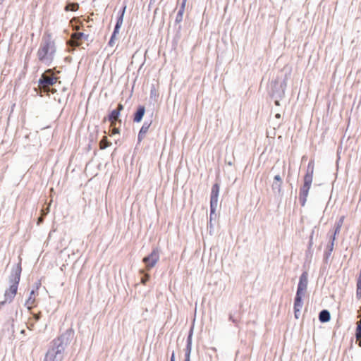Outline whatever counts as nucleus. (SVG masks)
<instances>
[{
	"instance_id": "nucleus-1",
	"label": "nucleus",
	"mask_w": 361,
	"mask_h": 361,
	"mask_svg": "<svg viewBox=\"0 0 361 361\" xmlns=\"http://www.w3.org/2000/svg\"><path fill=\"white\" fill-rule=\"evenodd\" d=\"M56 52V46L52 34L49 31L44 32L37 51L38 60L42 63H51L54 61Z\"/></svg>"
},
{
	"instance_id": "nucleus-2",
	"label": "nucleus",
	"mask_w": 361,
	"mask_h": 361,
	"mask_svg": "<svg viewBox=\"0 0 361 361\" xmlns=\"http://www.w3.org/2000/svg\"><path fill=\"white\" fill-rule=\"evenodd\" d=\"M307 284L308 273L307 271H304L299 277L296 293L294 298L293 310L295 319H298L300 317V311L303 306V298L307 289Z\"/></svg>"
},
{
	"instance_id": "nucleus-3",
	"label": "nucleus",
	"mask_w": 361,
	"mask_h": 361,
	"mask_svg": "<svg viewBox=\"0 0 361 361\" xmlns=\"http://www.w3.org/2000/svg\"><path fill=\"white\" fill-rule=\"evenodd\" d=\"M313 173L314 162L313 161H310L307 164L306 173L304 176V183L300 188L299 200L302 207H304L307 202V197L312 183Z\"/></svg>"
},
{
	"instance_id": "nucleus-4",
	"label": "nucleus",
	"mask_w": 361,
	"mask_h": 361,
	"mask_svg": "<svg viewBox=\"0 0 361 361\" xmlns=\"http://www.w3.org/2000/svg\"><path fill=\"white\" fill-rule=\"evenodd\" d=\"M286 80L287 78L286 76L282 80H279V78H276L271 82L269 94L270 97L274 99L276 106H280V100L285 96V90L287 87Z\"/></svg>"
},
{
	"instance_id": "nucleus-5",
	"label": "nucleus",
	"mask_w": 361,
	"mask_h": 361,
	"mask_svg": "<svg viewBox=\"0 0 361 361\" xmlns=\"http://www.w3.org/2000/svg\"><path fill=\"white\" fill-rule=\"evenodd\" d=\"M220 190V184L216 182L212 187L209 202V234L213 233V221L216 219V210L218 204V199Z\"/></svg>"
},
{
	"instance_id": "nucleus-6",
	"label": "nucleus",
	"mask_w": 361,
	"mask_h": 361,
	"mask_svg": "<svg viewBox=\"0 0 361 361\" xmlns=\"http://www.w3.org/2000/svg\"><path fill=\"white\" fill-rule=\"evenodd\" d=\"M64 350L62 339L58 337L52 341L51 348L45 355L44 361H62Z\"/></svg>"
},
{
	"instance_id": "nucleus-7",
	"label": "nucleus",
	"mask_w": 361,
	"mask_h": 361,
	"mask_svg": "<svg viewBox=\"0 0 361 361\" xmlns=\"http://www.w3.org/2000/svg\"><path fill=\"white\" fill-rule=\"evenodd\" d=\"M58 78L53 75L52 70L48 69L41 75L39 80V87L47 95L49 92L54 94L56 90L51 87L56 82Z\"/></svg>"
},
{
	"instance_id": "nucleus-8",
	"label": "nucleus",
	"mask_w": 361,
	"mask_h": 361,
	"mask_svg": "<svg viewBox=\"0 0 361 361\" xmlns=\"http://www.w3.org/2000/svg\"><path fill=\"white\" fill-rule=\"evenodd\" d=\"M20 273H21V267H20V264H19L16 268V276L14 278L13 283V284L11 285L9 288L7 290H6V292H5L4 296H5L6 299L4 301L6 302L8 300L9 302H11L13 300V298H14V296L16 295L17 290H18V285L19 283L20 278Z\"/></svg>"
},
{
	"instance_id": "nucleus-9",
	"label": "nucleus",
	"mask_w": 361,
	"mask_h": 361,
	"mask_svg": "<svg viewBox=\"0 0 361 361\" xmlns=\"http://www.w3.org/2000/svg\"><path fill=\"white\" fill-rule=\"evenodd\" d=\"M160 257V250L154 247L152 252L142 258V262L145 264L147 271L155 267Z\"/></svg>"
},
{
	"instance_id": "nucleus-10",
	"label": "nucleus",
	"mask_w": 361,
	"mask_h": 361,
	"mask_svg": "<svg viewBox=\"0 0 361 361\" xmlns=\"http://www.w3.org/2000/svg\"><path fill=\"white\" fill-rule=\"evenodd\" d=\"M193 331H194V326L192 325L190 328V330L188 334L187 339H186V346L185 348V358L184 359H190V355H191V352H192Z\"/></svg>"
},
{
	"instance_id": "nucleus-11",
	"label": "nucleus",
	"mask_w": 361,
	"mask_h": 361,
	"mask_svg": "<svg viewBox=\"0 0 361 361\" xmlns=\"http://www.w3.org/2000/svg\"><path fill=\"white\" fill-rule=\"evenodd\" d=\"M152 123V121H145L143 123L142 127L140 128L138 135H137V145H139L142 140L144 139L145 134L148 131L149 127L151 126Z\"/></svg>"
},
{
	"instance_id": "nucleus-12",
	"label": "nucleus",
	"mask_w": 361,
	"mask_h": 361,
	"mask_svg": "<svg viewBox=\"0 0 361 361\" xmlns=\"http://www.w3.org/2000/svg\"><path fill=\"white\" fill-rule=\"evenodd\" d=\"M145 111L146 109L144 105H138L133 115V122L137 123L141 122L143 116H145Z\"/></svg>"
},
{
	"instance_id": "nucleus-13",
	"label": "nucleus",
	"mask_w": 361,
	"mask_h": 361,
	"mask_svg": "<svg viewBox=\"0 0 361 361\" xmlns=\"http://www.w3.org/2000/svg\"><path fill=\"white\" fill-rule=\"evenodd\" d=\"M126 8H127V5H126V3L124 1L117 13L116 22L115 25L122 26Z\"/></svg>"
},
{
	"instance_id": "nucleus-14",
	"label": "nucleus",
	"mask_w": 361,
	"mask_h": 361,
	"mask_svg": "<svg viewBox=\"0 0 361 361\" xmlns=\"http://www.w3.org/2000/svg\"><path fill=\"white\" fill-rule=\"evenodd\" d=\"M318 318L321 323H327L331 320V313L328 310L324 309L319 312Z\"/></svg>"
},
{
	"instance_id": "nucleus-15",
	"label": "nucleus",
	"mask_w": 361,
	"mask_h": 361,
	"mask_svg": "<svg viewBox=\"0 0 361 361\" xmlns=\"http://www.w3.org/2000/svg\"><path fill=\"white\" fill-rule=\"evenodd\" d=\"M83 37H85V35L82 32L73 33L71 36V45L79 46L81 44L80 41Z\"/></svg>"
},
{
	"instance_id": "nucleus-16",
	"label": "nucleus",
	"mask_w": 361,
	"mask_h": 361,
	"mask_svg": "<svg viewBox=\"0 0 361 361\" xmlns=\"http://www.w3.org/2000/svg\"><path fill=\"white\" fill-rule=\"evenodd\" d=\"M282 183H283L273 182L271 185V189L275 196L280 197L283 196Z\"/></svg>"
},
{
	"instance_id": "nucleus-17",
	"label": "nucleus",
	"mask_w": 361,
	"mask_h": 361,
	"mask_svg": "<svg viewBox=\"0 0 361 361\" xmlns=\"http://www.w3.org/2000/svg\"><path fill=\"white\" fill-rule=\"evenodd\" d=\"M185 4H186L181 2L179 10L176 16L175 25H177L183 20V16L185 11Z\"/></svg>"
},
{
	"instance_id": "nucleus-18",
	"label": "nucleus",
	"mask_w": 361,
	"mask_h": 361,
	"mask_svg": "<svg viewBox=\"0 0 361 361\" xmlns=\"http://www.w3.org/2000/svg\"><path fill=\"white\" fill-rule=\"evenodd\" d=\"M35 302H36V294L35 290H32L30 293V296L26 300L25 305H27V308L29 310L32 309L33 307L35 306Z\"/></svg>"
},
{
	"instance_id": "nucleus-19",
	"label": "nucleus",
	"mask_w": 361,
	"mask_h": 361,
	"mask_svg": "<svg viewBox=\"0 0 361 361\" xmlns=\"http://www.w3.org/2000/svg\"><path fill=\"white\" fill-rule=\"evenodd\" d=\"M174 29L176 30V33L173 38V44L177 45L179 40L181 38V29L182 27L180 25H174Z\"/></svg>"
},
{
	"instance_id": "nucleus-20",
	"label": "nucleus",
	"mask_w": 361,
	"mask_h": 361,
	"mask_svg": "<svg viewBox=\"0 0 361 361\" xmlns=\"http://www.w3.org/2000/svg\"><path fill=\"white\" fill-rule=\"evenodd\" d=\"M333 250H334L333 243H331V245H327V248H326V250L324 251V257H323V262L324 264H328L329 259L331 255Z\"/></svg>"
},
{
	"instance_id": "nucleus-21",
	"label": "nucleus",
	"mask_w": 361,
	"mask_h": 361,
	"mask_svg": "<svg viewBox=\"0 0 361 361\" xmlns=\"http://www.w3.org/2000/svg\"><path fill=\"white\" fill-rule=\"evenodd\" d=\"M120 116L119 110L113 109L108 114V119L111 123H117L116 119Z\"/></svg>"
},
{
	"instance_id": "nucleus-22",
	"label": "nucleus",
	"mask_w": 361,
	"mask_h": 361,
	"mask_svg": "<svg viewBox=\"0 0 361 361\" xmlns=\"http://www.w3.org/2000/svg\"><path fill=\"white\" fill-rule=\"evenodd\" d=\"M120 133V130L116 127V123H111L110 128H109V135L111 137H114L116 135Z\"/></svg>"
},
{
	"instance_id": "nucleus-23",
	"label": "nucleus",
	"mask_w": 361,
	"mask_h": 361,
	"mask_svg": "<svg viewBox=\"0 0 361 361\" xmlns=\"http://www.w3.org/2000/svg\"><path fill=\"white\" fill-rule=\"evenodd\" d=\"M139 272L141 275V283L144 285L146 284L150 279V275L145 269H140Z\"/></svg>"
},
{
	"instance_id": "nucleus-24",
	"label": "nucleus",
	"mask_w": 361,
	"mask_h": 361,
	"mask_svg": "<svg viewBox=\"0 0 361 361\" xmlns=\"http://www.w3.org/2000/svg\"><path fill=\"white\" fill-rule=\"evenodd\" d=\"M345 216H341L339 219L336 222L335 226H334V232L336 233H339L341 231V228L343 226V221H344Z\"/></svg>"
},
{
	"instance_id": "nucleus-25",
	"label": "nucleus",
	"mask_w": 361,
	"mask_h": 361,
	"mask_svg": "<svg viewBox=\"0 0 361 361\" xmlns=\"http://www.w3.org/2000/svg\"><path fill=\"white\" fill-rule=\"evenodd\" d=\"M158 97H159V93L157 92L154 85H152L151 89H150L149 98H150V99L154 100V102H157Z\"/></svg>"
},
{
	"instance_id": "nucleus-26",
	"label": "nucleus",
	"mask_w": 361,
	"mask_h": 361,
	"mask_svg": "<svg viewBox=\"0 0 361 361\" xmlns=\"http://www.w3.org/2000/svg\"><path fill=\"white\" fill-rule=\"evenodd\" d=\"M79 6L77 3H68L66 7V11H75L78 9Z\"/></svg>"
},
{
	"instance_id": "nucleus-27",
	"label": "nucleus",
	"mask_w": 361,
	"mask_h": 361,
	"mask_svg": "<svg viewBox=\"0 0 361 361\" xmlns=\"http://www.w3.org/2000/svg\"><path fill=\"white\" fill-rule=\"evenodd\" d=\"M355 336L356 339L358 341L360 340H361V322H358L357 323V326H356V329H355Z\"/></svg>"
},
{
	"instance_id": "nucleus-28",
	"label": "nucleus",
	"mask_w": 361,
	"mask_h": 361,
	"mask_svg": "<svg viewBox=\"0 0 361 361\" xmlns=\"http://www.w3.org/2000/svg\"><path fill=\"white\" fill-rule=\"evenodd\" d=\"M317 228V226H314V228L312 230L311 233L310 235L309 238V242H308V247H312L313 245V238L314 235V229Z\"/></svg>"
},
{
	"instance_id": "nucleus-29",
	"label": "nucleus",
	"mask_w": 361,
	"mask_h": 361,
	"mask_svg": "<svg viewBox=\"0 0 361 361\" xmlns=\"http://www.w3.org/2000/svg\"><path fill=\"white\" fill-rule=\"evenodd\" d=\"M121 27V26L115 25L111 36L116 38V36L119 33Z\"/></svg>"
},
{
	"instance_id": "nucleus-30",
	"label": "nucleus",
	"mask_w": 361,
	"mask_h": 361,
	"mask_svg": "<svg viewBox=\"0 0 361 361\" xmlns=\"http://www.w3.org/2000/svg\"><path fill=\"white\" fill-rule=\"evenodd\" d=\"M338 233H336L334 231V233L330 236V238H329V241L328 243V245H331V243H333V246L334 247V242L336 239V235H338Z\"/></svg>"
},
{
	"instance_id": "nucleus-31",
	"label": "nucleus",
	"mask_w": 361,
	"mask_h": 361,
	"mask_svg": "<svg viewBox=\"0 0 361 361\" xmlns=\"http://www.w3.org/2000/svg\"><path fill=\"white\" fill-rule=\"evenodd\" d=\"M312 255H313V250L312 247H307V249L305 252V255H306V257L308 258V257H312Z\"/></svg>"
},
{
	"instance_id": "nucleus-32",
	"label": "nucleus",
	"mask_w": 361,
	"mask_h": 361,
	"mask_svg": "<svg viewBox=\"0 0 361 361\" xmlns=\"http://www.w3.org/2000/svg\"><path fill=\"white\" fill-rule=\"evenodd\" d=\"M273 182H276V183H283V180H282V178L280 176V174H276L274 177V181Z\"/></svg>"
},
{
	"instance_id": "nucleus-33",
	"label": "nucleus",
	"mask_w": 361,
	"mask_h": 361,
	"mask_svg": "<svg viewBox=\"0 0 361 361\" xmlns=\"http://www.w3.org/2000/svg\"><path fill=\"white\" fill-rule=\"evenodd\" d=\"M229 321L232 322L233 324H235V326H237L238 319L233 317L232 314H229L228 317Z\"/></svg>"
},
{
	"instance_id": "nucleus-34",
	"label": "nucleus",
	"mask_w": 361,
	"mask_h": 361,
	"mask_svg": "<svg viewBox=\"0 0 361 361\" xmlns=\"http://www.w3.org/2000/svg\"><path fill=\"white\" fill-rule=\"evenodd\" d=\"M116 38L115 37H113L111 36L109 40V42H108V45L110 46V47H113L114 44H115V41H116Z\"/></svg>"
},
{
	"instance_id": "nucleus-35",
	"label": "nucleus",
	"mask_w": 361,
	"mask_h": 361,
	"mask_svg": "<svg viewBox=\"0 0 361 361\" xmlns=\"http://www.w3.org/2000/svg\"><path fill=\"white\" fill-rule=\"evenodd\" d=\"M33 317L35 318V321L37 322L41 317V313L39 312L38 314H34Z\"/></svg>"
},
{
	"instance_id": "nucleus-36",
	"label": "nucleus",
	"mask_w": 361,
	"mask_h": 361,
	"mask_svg": "<svg viewBox=\"0 0 361 361\" xmlns=\"http://www.w3.org/2000/svg\"><path fill=\"white\" fill-rule=\"evenodd\" d=\"M170 361H176V355H175V352L173 350L172 351V353H171V355L170 357Z\"/></svg>"
},
{
	"instance_id": "nucleus-37",
	"label": "nucleus",
	"mask_w": 361,
	"mask_h": 361,
	"mask_svg": "<svg viewBox=\"0 0 361 361\" xmlns=\"http://www.w3.org/2000/svg\"><path fill=\"white\" fill-rule=\"evenodd\" d=\"M106 144L105 145L101 146L102 149H106L108 146H109L111 145V142L109 141H108L107 140H106Z\"/></svg>"
},
{
	"instance_id": "nucleus-38",
	"label": "nucleus",
	"mask_w": 361,
	"mask_h": 361,
	"mask_svg": "<svg viewBox=\"0 0 361 361\" xmlns=\"http://www.w3.org/2000/svg\"><path fill=\"white\" fill-rule=\"evenodd\" d=\"M116 110H119V113L121 114V110L123 109V106L121 104H118Z\"/></svg>"
},
{
	"instance_id": "nucleus-39",
	"label": "nucleus",
	"mask_w": 361,
	"mask_h": 361,
	"mask_svg": "<svg viewBox=\"0 0 361 361\" xmlns=\"http://www.w3.org/2000/svg\"><path fill=\"white\" fill-rule=\"evenodd\" d=\"M281 114H279V113H278V114H276L275 115V117H276V118H281Z\"/></svg>"
},
{
	"instance_id": "nucleus-40",
	"label": "nucleus",
	"mask_w": 361,
	"mask_h": 361,
	"mask_svg": "<svg viewBox=\"0 0 361 361\" xmlns=\"http://www.w3.org/2000/svg\"><path fill=\"white\" fill-rule=\"evenodd\" d=\"M42 221V217H39L38 219V223Z\"/></svg>"
},
{
	"instance_id": "nucleus-41",
	"label": "nucleus",
	"mask_w": 361,
	"mask_h": 361,
	"mask_svg": "<svg viewBox=\"0 0 361 361\" xmlns=\"http://www.w3.org/2000/svg\"><path fill=\"white\" fill-rule=\"evenodd\" d=\"M187 0H182V3L186 4Z\"/></svg>"
},
{
	"instance_id": "nucleus-42",
	"label": "nucleus",
	"mask_w": 361,
	"mask_h": 361,
	"mask_svg": "<svg viewBox=\"0 0 361 361\" xmlns=\"http://www.w3.org/2000/svg\"><path fill=\"white\" fill-rule=\"evenodd\" d=\"M184 361H191L190 359H184Z\"/></svg>"
},
{
	"instance_id": "nucleus-43",
	"label": "nucleus",
	"mask_w": 361,
	"mask_h": 361,
	"mask_svg": "<svg viewBox=\"0 0 361 361\" xmlns=\"http://www.w3.org/2000/svg\"><path fill=\"white\" fill-rule=\"evenodd\" d=\"M359 345L361 347V339L359 341Z\"/></svg>"
},
{
	"instance_id": "nucleus-44",
	"label": "nucleus",
	"mask_w": 361,
	"mask_h": 361,
	"mask_svg": "<svg viewBox=\"0 0 361 361\" xmlns=\"http://www.w3.org/2000/svg\"><path fill=\"white\" fill-rule=\"evenodd\" d=\"M1 2L4 1V0H0Z\"/></svg>"
}]
</instances>
